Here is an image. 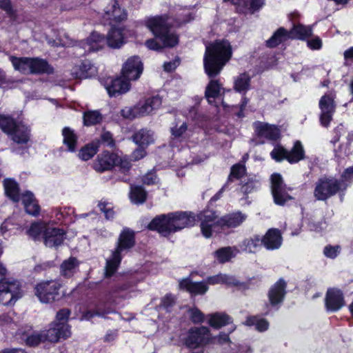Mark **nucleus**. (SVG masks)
Segmentation results:
<instances>
[{
    "label": "nucleus",
    "instance_id": "57",
    "mask_svg": "<svg viewBox=\"0 0 353 353\" xmlns=\"http://www.w3.org/2000/svg\"><path fill=\"white\" fill-rule=\"evenodd\" d=\"M341 252V246L339 245H327L323 249V254L329 259H334Z\"/></svg>",
    "mask_w": 353,
    "mask_h": 353
},
{
    "label": "nucleus",
    "instance_id": "63",
    "mask_svg": "<svg viewBox=\"0 0 353 353\" xmlns=\"http://www.w3.org/2000/svg\"><path fill=\"white\" fill-rule=\"evenodd\" d=\"M345 126L340 123L333 130V137L332 139V142L333 143H336L340 141L341 136H343L345 133Z\"/></svg>",
    "mask_w": 353,
    "mask_h": 353
},
{
    "label": "nucleus",
    "instance_id": "16",
    "mask_svg": "<svg viewBox=\"0 0 353 353\" xmlns=\"http://www.w3.org/2000/svg\"><path fill=\"white\" fill-rule=\"evenodd\" d=\"M252 126L256 138H265L272 141H276L281 138L280 130L275 125L256 121L253 123Z\"/></svg>",
    "mask_w": 353,
    "mask_h": 353
},
{
    "label": "nucleus",
    "instance_id": "3",
    "mask_svg": "<svg viewBox=\"0 0 353 353\" xmlns=\"http://www.w3.org/2000/svg\"><path fill=\"white\" fill-rule=\"evenodd\" d=\"M143 70V63L139 56L129 57L123 63L120 76L108 77L105 88H130L131 81L137 80Z\"/></svg>",
    "mask_w": 353,
    "mask_h": 353
},
{
    "label": "nucleus",
    "instance_id": "11",
    "mask_svg": "<svg viewBox=\"0 0 353 353\" xmlns=\"http://www.w3.org/2000/svg\"><path fill=\"white\" fill-rule=\"evenodd\" d=\"M21 296L20 286L15 282L6 279H0V303L4 305H12Z\"/></svg>",
    "mask_w": 353,
    "mask_h": 353
},
{
    "label": "nucleus",
    "instance_id": "45",
    "mask_svg": "<svg viewBox=\"0 0 353 353\" xmlns=\"http://www.w3.org/2000/svg\"><path fill=\"white\" fill-rule=\"evenodd\" d=\"M97 144V143L94 142L92 140L81 147L77 154L79 159L81 161H87L94 157L99 152Z\"/></svg>",
    "mask_w": 353,
    "mask_h": 353
},
{
    "label": "nucleus",
    "instance_id": "58",
    "mask_svg": "<svg viewBox=\"0 0 353 353\" xmlns=\"http://www.w3.org/2000/svg\"><path fill=\"white\" fill-rule=\"evenodd\" d=\"M250 83V77L248 74L243 73L236 79L233 88H249Z\"/></svg>",
    "mask_w": 353,
    "mask_h": 353
},
{
    "label": "nucleus",
    "instance_id": "20",
    "mask_svg": "<svg viewBox=\"0 0 353 353\" xmlns=\"http://www.w3.org/2000/svg\"><path fill=\"white\" fill-rule=\"evenodd\" d=\"M145 25L156 39L172 28L166 15L150 17L145 20Z\"/></svg>",
    "mask_w": 353,
    "mask_h": 353
},
{
    "label": "nucleus",
    "instance_id": "59",
    "mask_svg": "<svg viewBox=\"0 0 353 353\" xmlns=\"http://www.w3.org/2000/svg\"><path fill=\"white\" fill-rule=\"evenodd\" d=\"M188 131V124L184 122L179 127L175 125L171 128L170 132L175 139H181Z\"/></svg>",
    "mask_w": 353,
    "mask_h": 353
},
{
    "label": "nucleus",
    "instance_id": "23",
    "mask_svg": "<svg viewBox=\"0 0 353 353\" xmlns=\"http://www.w3.org/2000/svg\"><path fill=\"white\" fill-rule=\"evenodd\" d=\"M247 219V215L240 210L234 211L219 219L220 230L234 229L239 227Z\"/></svg>",
    "mask_w": 353,
    "mask_h": 353
},
{
    "label": "nucleus",
    "instance_id": "24",
    "mask_svg": "<svg viewBox=\"0 0 353 353\" xmlns=\"http://www.w3.org/2000/svg\"><path fill=\"white\" fill-rule=\"evenodd\" d=\"M263 246L268 250L279 249L283 243L282 234L278 228H270L261 236Z\"/></svg>",
    "mask_w": 353,
    "mask_h": 353
},
{
    "label": "nucleus",
    "instance_id": "55",
    "mask_svg": "<svg viewBox=\"0 0 353 353\" xmlns=\"http://www.w3.org/2000/svg\"><path fill=\"white\" fill-rule=\"evenodd\" d=\"M288 150L281 145H276L270 152V157L276 162L287 161Z\"/></svg>",
    "mask_w": 353,
    "mask_h": 353
},
{
    "label": "nucleus",
    "instance_id": "29",
    "mask_svg": "<svg viewBox=\"0 0 353 353\" xmlns=\"http://www.w3.org/2000/svg\"><path fill=\"white\" fill-rule=\"evenodd\" d=\"M80 263L77 258L72 256L63 260L59 267L60 275L64 279H71L77 273Z\"/></svg>",
    "mask_w": 353,
    "mask_h": 353
},
{
    "label": "nucleus",
    "instance_id": "40",
    "mask_svg": "<svg viewBox=\"0 0 353 353\" xmlns=\"http://www.w3.org/2000/svg\"><path fill=\"white\" fill-rule=\"evenodd\" d=\"M244 324L249 327L254 326L255 330L259 332L267 331L270 327L269 321L259 315L247 316Z\"/></svg>",
    "mask_w": 353,
    "mask_h": 353
},
{
    "label": "nucleus",
    "instance_id": "10",
    "mask_svg": "<svg viewBox=\"0 0 353 353\" xmlns=\"http://www.w3.org/2000/svg\"><path fill=\"white\" fill-rule=\"evenodd\" d=\"M10 139L19 147L13 150V152H19V150L28 151L30 147L29 143L31 141V128L30 125L19 121L8 135Z\"/></svg>",
    "mask_w": 353,
    "mask_h": 353
},
{
    "label": "nucleus",
    "instance_id": "8",
    "mask_svg": "<svg viewBox=\"0 0 353 353\" xmlns=\"http://www.w3.org/2000/svg\"><path fill=\"white\" fill-rule=\"evenodd\" d=\"M271 194L274 203L279 206H284L288 201L294 200L289 192L292 188L288 187L280 173H273L270 176Z\"/></svg>",
    "mask_w": 353,
    "mask_h": 353
},
{
    "label": "nucleus",
    "instance_id": "41",
    "mask_svg": "<svg viewBox=\"0 0 353 353\" xmlns=\"http://www.w3.org/2000/svg\"><path fill=\"white\" fill-rule=\"evenodd\" d=\"M148 192L142 185L130 186L129 196L133 203L138 205L144 203L148 199Z\"/></svg>",
    "mask_w": 353,
    "mask_h": 353
},
{
    "label": "nucleus",
    "instance_id": "31",
    "mask_svg": "<svg viewBox=\"0 0 353 353\" xmlns=\"http://www.w3.org/2000/svg\"><path fill=\"white\" fill-rule=\"evenodd\" d=\"M265 5V0H241L238 7L240 14H254Z\"/></svg>",
    "mask_w": 353,
    "mask_h": 353
},
{
    "label": "nucleus",
    "instance_id": "34",
    "mask_svg": "<svg viewBox=\"0 0 353 353\" xmlns=\"http://www.w3.org/2000/svg\"><path fill=\"white\" fill-rule=\"evenodd\" d=\"M208 317V325L216 330L233 323L232 318L225 312H216L209 314Z\"/></svg>",
    "mask_w": 353,
    "mask_h": 353
},
{
    "label": "nucleus",
    "instance_id": "64",
    "mask_svg": "<svg viewBox=\"0 0 353 353\" xmlns=\"http://www.w3.org/2000/svg\"><path fill=\"white\" fill-rule=\"evenodd\" d=\"M340 180L342 181L343 187L345 182L353 181V165L345 168L341 175Z\"/></svg>",
    "mask_w": 353,
    "mask_h": 353
},
{
    "label": "nucleus",
    "instance_id": "26",
    "mask_svg": "<svg viewBox=\"0 0 353 353\" xmlns=\"http://www.w3.org/2000/svg\"><path fill=\"white\" fill-rule=\"evenodd\" d=\"M21 201L25 212L32 216H37L41 212V206L34 194L30 190H26L21 194Z\"/></svg>",
    "mask_w": 353,
    "mask_h": 353
},
{
    "label": "nucleus",
    "instance_id": "60",
    "mask_svg": "<svg viewBox=\"0 0 353 353\" xmlns=\"http://www.w3.org/2000/svg\"><path fill=\"white\" fill-rule=\"evenodd\" d=\"M175 303L176 300L174 295L171 293H168L161 298L160 305L166 310H168L170 308L172 307Z\"/></svg>",
    "mask_w": 353,
    "mask_h": 353
},
{
    "label": "nucleus",
    "instance_id": "62",
    "mask_svg": "<svg viewBox=\"0 0 353 353\" xmlns=\"http://www.w3.org/2000/svg\"><path fill=\"white\" fill-rule=\"evenodd\" d=\"M0 9L5 11L10 17L16 15V10L13 8L11 0H0Z\"/></svg>",
    "mask_w": 353,
    "mask_h": 353
},
{
    "label": "nucleus",
    "instance_id": "30",
    "mask_svg": "<svg viewBox=\"0 0 353 353\" xmlns=\"http://www.w3.org/2000/svg\"><path fill=\"white\" fill-rule=\"evenodd\" d=\"M5 195L13 203H18L21 199L20 187L14 179L6 178L3 181Z\"/></svg>",
    "mask_w": 353,
    "mask_h": 353
},
{
    "label": "nucleus",
    "instance_id": "38",
    "mask_svg": "<svg viewBox=\"0 0 353 353\" xmlns=\"http://www.w3.org/2000/svg\"><path fill=\"white\" fill-rule=\"evenodd\" d=\"M63 143L67 147V151L75 152L78 143V136L74 130L70 127H64L62 129Z\"/></svg>",
    "mask_w": 353,
    "mask_h": 353
},
{
    "label": "nucleus",
    "instance_id": "48",
    "mask_svg": "<svg viewBox=\"0 0 353 353\" xmlns=\"http://www.w3.org/2000/svg\"><path fill=\"white\" fill-rule=\"evenodd\" d=\"M247 174V169L243 163H238L234 164L230 168V174L226 183H232L234 179L242 181V178Z\"/></svg>",
    "mask_w": 353,
    "mask_h": 353
},
{
    "label": "nucleus",
    "instance_id": "44",
    "mask_svg": "<svg viewBox=\"0 0 353 353\" xmlns=\"http://www.w3.org/2000/svg\"><path fill=\"white\" fill-rule=\"evenodd\" d=\"M132 139L138 146L148 148L153 142V138L150 131L146 129H141L134 132Z\"/></svg>",
    "mask_w": 353,
    "mask_h": 353
},
{
    "label": "nucleus",
    "instance_id": "25",
    "mask_svg": "<svg viewBox=\"0 0 353 353\" xmlns=\"http://www.w3.org/2000/svg\"><path fill=\"white\" fill-rule=\"evenodd\" d=\"M111 28L108 32L106 44L110 48L119 49L125 43L123 28L117 27L111 23Z\"/></svg>",
    "mask_w": 353,
    "mask_h": 353
},
{
    "label": "nucleus",
    "instance_id": "27",
    "mask_svg": "<svg viewBox=\"0 0 353 353\" xmlns=\"http://www.w3.org/2000/svg\"><path fill=\"white\" fill-rule=\"evenodd\" d=\"M104 11L107 19L110 21L119 23L127 18V13L124 9L120 7L118 0H110Z\"/></svg>",
    "mask_w": 353,
    "mask_h": 353
},
{
    "label": "nucleus",
    "instance_id": "56",
    "mask_svg": "<svg viewBox=\"0 0 353 353\" xmlns=\"http://www.w3.org/2000/svg\"><path fill=\"white\" fill-rule=\"evenodd\" d=\"M25 342L28 347H37L41 343H45L46 341L44 340V336L42 332H41L27 336Z\"/></svg>",
    "mask_w": 353,
    "mask_h": 353
},
{
    "label": "nucleus",
    "instance_id": "15",
    "mask_svg": "<svg viewBox=\"0 0 353 353\" xmlns=\"http://www.w3.org/2000/svg\"><path fill=\"white\" fill-rule=\"evenodd\" d=\"M194 273L192 272L188 276L179 280V289L188 292L191 296L204 295L208 291L209 287L205 281H193L192 276Z\"/></svg>",
    "mask_w": 353,
    "mask_h": 353
},
{
    "label": "nucleus",
    "instance_id": "18",
    "mask_svg": "<svg viewBox=\"0 0 353 353\" xmlns=\"http://www.w3.org/2000/svg\"><path fill=\"white\" fill-rule=\"evenodd\" d=\"M136 245V234L135 232L129 228H124L120 232L116 246L114 250L123 254L130 252Z\"/></svg>",
    "mask_w": 353,
    "mask_h": 353
},
{
    "label": "nucleus",
    "instance_id": "13",
    "mask_svg": "<svg viewBox=\"0 0 353 353\" xmlns=\"http://www.w3.org/2000/svg\"><path fill=\"white\" fill-rule=\"evenodd\" d=\"M345 305L343 291L338 288H329L324 299V307L327 312H336Z\"/></svg>",
    "mask_w": 353,
    "mask_h": 353
},
{
    "label": "nucleus",
    "instance_id": "50",
    "mask_svg": "<svg viewBox=\"0 0 353 353\" xmlns=\"http://www.w3.org/2000/svg\"><path fill=\"white\" fill-rule=\"evenodd\" d=\"M93 141L98 143L97 148L99 150L101 145L112 150L117 148L116 141L113 137L112 133L110 131H103L99 138L94 139Z\"/></svg>",
    "mask_w": 353,
    "mask_h": 353
},
{
    "label": "nucleus",
    "instance_id": "51",
    "mask_svg": "<svg viewBox=\"0 0 353 353\" xmlns=\"http://www.w3.org/2000/svg\"><path fill=\"white\" fill-rule=\"evenodd\" d=\"M19 121L10 115L0 114V128L8 136L16 126Z\"/></svg>",
    "mask_w": 353,
    "mask_h": 353
},
{
    "label": "nucleus",
    "instance_id": "19",
    "mask_svg": "<svg viewBox=\"0 0 353 353\" xmlns=\"http://www.w3.org/2000/svg\"><path fill=\"white\" fill-rule=\"evenodd\" d=\"M118 158L117 153L104 150L97 156L93 163V169L99 173L111 170L116 166Z\"/></svg>",
    "mask_w": 353,
    "mask_h": 353
},
{
    "label": "nucleus",
    "instance_id": "9",
    "mask_svg": "<svg viewBox=\"0 0 353 353\" xmlns=\"http://www.w3.org/2000/svg\"><path fill=\"white\" fill-rule=\"evenodd\" d=\"M336 94L334 91H327L319 100V106L321 110L319 121L324 128H328L336 112Z\"/></svg>",
    "mask_w": 353,
    "mask_h": 353
},
{
    "label": "nucleus",
    "instance_id": "49",
    "mask_svg": "<svg viewBox=\"0 0 353 353\" xmlns=\"http://www.w3.org/2000/svg\"><path fill=\"white\" fill-rule=\"evenodd\" d=\"M110 313L109 308L105 303L96 305L94 310H88L83 312L82 317L83 319L90 321L94 316H104Z\"/></svg>",
    "mask_w": 353,
    "mask_h": 353
},
{
    "label": "nucleus",
    "instance_id": "28",
    "mask_svg": "<svg viewBox=\"0 0 353 353\" xmlns=\"http://www.w3.org/2000/svg\"><path fill=\"white\" fill-rule=\"evenodd\" d=\"M291 40H299L305 41L313 34L312 28L301 23H293L292 28L288 30Z\"/></svg>",
    "mask_w": 353,
    "mask_h": 353
},
{
    "label": "nucleus",
    "instance_id": "22",
    "mask_svg": "<svg viewBox=\"0 0 353 353\" xmlns=\"http://www.w3.org/2000/svg\"><path fill=\"white\" fill-rule=\"evenodd\" d=\"M66 239V231L60 228L48 225L43 241V244L48 248L57 249Z\"/></svg>",
    "mask_w": 353,
    "mask_h": 353
},
{
    "label": "nucleus",
    "instance_id": "17",
    "mask_svg": "<svg viewBox=\"0 0 353 353\" xmlns=\"http://www.w3.org/2000/svg\"><path fill=\"white\" fill-rule=\"evenodd\" d=\"M106 43V38L103 34L97 32H92L90 35L84 41H81L79 46H76L77 50L83 48V52L80 55H85L91 52H97L101 50Z\"/></svg>",
    "mask_w": 353,
    "mask_h": 353
},
{
    "label": "nucleus",
    "instance_id": "7",
    "mask_svg": "<svg viewBox=\"0 0 353 353\" xmlns=\"http://www.w3.org/2000/svg\"><path fill=\"white\" fill-rule=\"evenodd\" d=\"M162 100L158 95L146 99L143 103L139 102L132 108L125 107L121 110V115L127 119L133 120L135 118L148 115L153 110L159 108Z\"/></svg>",
    "mask_w": 353,
    "mask_h": 353
},
{
    "label": "nucleus",
    "instance_id": "53",
    "mask_svg": "<svg viewBox=\"0 0 353 353\" xmlns=\"http://www.w3.org/2000/svg\"><path fill=\"white\" fill-rule=\"evenodd\" d=\"M235 330L236 325H232L228 333L221 332L218 335L215 336H212V344H218L220 345H223L225 343H231L232 342L229 335L231 333H232Z\"/></svg>",
    "mask_w": 353,
    "mask_h": 353
},
{
    "label": "nucleus",
    "instance_id": "54",
    "mask_svg": "<svg viewBox=\"0 0 353 353\" xmlns=\"http://www.w3.org/2000/svg\"><path fill=\"white\" fill-rule=\"evenodd\" d=\"M190 320L194 324H201L205 321V314L197 307H193L188 310Z\"/></svg>",
    "mask_w": 353,
    "mask_h": 353
},
{
    "label": "nucleus",
    "instance_id": "33",
    "mask_svg": "<svg viewBox=\"0 0 353 353\" xmlns=\"http://www.w3.org/2000/svg\"><path fill=\"white\" fill-rule=\"evenodd\" d=\"M30 74H50L54 72V68L49 63L39 57H31Z\"/></svg>",
    "mask_w": 353,
    "mask_h": 353
},
{
    "label": "nucleus",
    "instance_id": "47",
    "mask_svg": "<svg viewBox=\"0 0 353 353\" xmlns=\"http://www.w3.org/2000/svg\"><path fill=\"white\" fill-rule=\"evenodd\" d=\"M103 116L99 110H87L83 112V123L85 126H92L102 122Z\"/></svg>",
    "mask_w": 353,
    "mask_h": 353
},
{
    "label": "nucleus",
    "instance_id": "39",
    "mask_svg": "<svg viewBox=\"0 0 353 353\" xmlns=\"http://www.w3.org/2000/svg\"><path fill=\"white\" fill-rule=\"evenodd\" d=\"M306 158L305 152L300 141H296L290 150H288L287 161L295 164Z\"/></svg>",
    "mask_w": 353,
    "mask_h": 353
},
{
    "label": "nucleus",
    "instance_id": "2",
    "mask_svg": "<svg viewBox=\"0 0 353 353\" xmlns=\"http://www.w3.org/2000/svg\"><path fill=\"white\" fill-rule=\"evenodd\" d=\"M232 57V48L227 39H216L205 46L203 67L209 78L219 75Z\"/></svg>",
    "mask_w": 353,
    "mask_h": 353
},
{
    "label": "nucleus",
    "instance_id": "46",
    "mask_svg": "<svg viewBox=\"0 0 353 353\" xmlns=\"http://www.w3.org/2000/svg\"><path fill=\"white\" fill-rule=\"evenodd\" d=\"M157 39L161 41L163 48H174L179 43V36L170 30H168Z\"/></svg>",
    "mask_w": 353,
    "mask_h": 353
},
{
    "label": "nucleus",
    "instance_id": "42",
    "mask_svg": "<svg viewBox=\"0 0 353 353\" xmlns=\"http://www.w3.org/2000/svg\"><path fill=\"white\" fill-rule=\"evenodd\" d=\"M236 249L234 247H223L214 252V257L219 263H225L236 256Z\"/></svg>",
    "mask_w": 353,
    "mask_h": 353
},
{
    "label": "nucleus",
    "instance_id": "6",
    "mask_svg": "<svg viewBox=\"0 0 353 353\" xmlns=\"http://www.w3.org/2000/svg\"><path fill=\"white\" fill-rule=\"evenodd\" d=\"M212 335L208 327L193 326L185 333L183 342L186 347L194 350L212 344Z\"/></svg>",
    "mask_w": 353,
    "mask_h": 353
},
{
    "label": "nucleus",
    "instance_id": "21",
    "mask_svg": "<svg viewBox=\"0 0 353 353\" xmlns=\"http://www.w3.org/2000/svg\"><path fill=\"white\" fill-rule=\"evenodd\" d=\"M98 73L97 68L89 59L81 60L71 70L72 76L76 79H85L95 77Z\"/></svg>",
    "mask_w": 353,
    "mask_h": 353
},
{
    "label": "nucleus",
    "instance_id": "35",
    "mask_svg": "<svg viewBox=\"0 0 353 353\" xmlns=\"http://www.w3.org/2000/svg\"><path fill=\"white\" fill-rule=\"evenodd\" d=\"M48 227V225L43 221H34L31 223L26 234L34 241H43Z\"/></svg>",
    "mask_w": 353,
    "mask_h": 353
},
{
    "label": "nucleus",
    "instance_id": "32",
    "mask_svg": "<svg viewBox=\"0 0 353 353\" xmlns=\"http://www.w3.org/2000/svg\"><path fill=\"white\" fill-rule=\"evenodd\" d=\"M123 258V254L114 250L111 251L110 257L105 262L104 273L105 278H111L115 274L121 265Z\"/></svg>",
    "mask_w": 353,
    "mask_h": 353
},
{
    "label": "nucleus",
    "instance_id": "14",
    "mask_svg": "<svg viewBox=\"0 0 353 353\" xmlns=\"http://www.w3.org/2000/svg\"><path fill=\"white\" fill-rule=\"evenodd\" d=\"M287 294V282L280 278L269 289L268 298L272 307L279 310L285 301Z\"/></svg>",
    "mask_w": 353,
    "mask_h": 353
},
{
    "label": "nucleus",
    "instance_id": "36",
    "mask_svg": "<svg viewBox=\"0 0 353 353\" xmlns=\"http://www.w3.org/2000/svg\"><path fill=\"white\" fill-rule=\"evenodd\" d=\"M263 246L261 236L254 234L248 238H245L241 243L240 248L243 252L248 253H256Z\"/></svg>",
    "mask_w": 353,
    "mask_h": 353
},
{
    "label": "nucleus",
    "instance_id": "4",
    "mask_svg": "<svg viewBox=\"0 0 353 353\" xmlns=\"http://www.w3.org/2000/svg\"><path fill=\"white\" fill-rule=\"evenodd\" d=\"M342 181L332 176L320 177L314 183L313 196L316 201L326 202L341 192H344Z\"/></svg>",
    "mask_w": 353,
    "mask_h": 353
},
{
    "label": "nucleus",
    "instance_id": "5",
    "mask_svg": "<svg viewBox=\"0 0 353 353\" xmlns=\"http://www.w3.org/2000/svg\"><path fill=\"white\" fill-rule=\"evenodd\" d=\"M63 283L60 280H43L34 287V294L41 303H52L60 301L65 295L61 293Z\"/></svg>",
    "mask_w": 353,
    "mask_h": 353
},
{
    "label": "nucleus",
    "instance_id": "1",
    "mask_svg": "<svg viewBox=\"0 0 353 353\" xmlns=\"http://www.w3.org/2000/svg\"><path fill=\"white\" fill-rule=\"evenodd\" d=\"M219 219L216 210L208 208L197 214L192 211H176L155 216L146 228L150 231L157 232L161 236L168 238L185 228L193 227L196 221H200L201 234L208 239L212 236L213 232L220 230Z\"/></svg>",
    "mask_w": 353,
    "mask_h": 353
},
{
    "label": "nucleus",
    "instance_id": "12",
    "mask_svg": "<svg viewBox=\"0 0 353 353\" xmlns=\"http://www.w3.org/2000/svg\"><path fill=\"white\" fill-rule=\"evenodd\" d=\"M42 334L46 342L57 343L61 339L65 340L70 336V326L68 323L53 321L48 330L42 331Z\"/></svg>",
    "mask_w": 353,
    "mask_h": 353
},
{
    "label": "nucleus",
    "instance_id": "61",
    "mask_svg": "<svg viewBox=\"0 0 353 353\" xmlns=\"http://www.w3.org/2000/svg\"><path fill=\"white\" fill-rule=\"evenodd\" d=\"M116 166H118L120 172L125 175L130 172L132 164L128 159L119 156Z\"/></svg>",
    "mask_w": 353,
    "mask_h": 353
},
{
    "label": "nucleus",
    "instance_id": "37",
    "mask_svg": "<svg viewBox=\"0 0 353 353\" xmlns=\"http://www.w3.org/2000/svg\"><path fill=\"white\" fill-rule=\"evenodd\" d=\"M288 39H290L288 30L283 27H280L265 41V46L269 48H274Z\"/></svg>",
    "mask_w": 353,
    "mask_h": 353
},
{
    "label": "nucleus",
    "instance_id": "43",
    "mask_svg": "<svg viewBox=\"0 0 353 353\" xmlns=\"http://www.w3.org/2000/svg\"><path fill=\"white\" fill-rule=\"evenodd\" d=\"M10 61L15 70L23 74H30L31 57L11 56Z\"/></svg>",
    "mask_w": 353,
    "mask_h": 353
},
{
    "label": "nucleus",
    "instance_id": "52",
    "mask_svg": "<svg viewBox=\"0 0 353 353\" xmlns=\"http://www.w3.org/2000/svg\"><path fill=\"white\" fill-rule=\"evenodd\" d=\"M205 97L208 103L211 105L218 106L216 101H223V94L224 91H230V90H205Z\"/></svg>",
    "mask_w": 353,
    "mask_h": 353
}]
</instances>
